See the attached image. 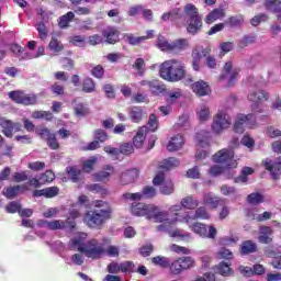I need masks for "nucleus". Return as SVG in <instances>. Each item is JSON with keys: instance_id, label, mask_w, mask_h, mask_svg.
I'll return each mask as SVG.
<instances>
[{"instance_id": "obj_15", "label": "nucleus", "mask_w": 281, "mask_h": 281, "mask_svg": "<svg viewBox=\"0 0 281 281\" xmlns=\"http://www.w3.org/2000/svg\"><path fill=\"white\" fill-rule=\"evenodd\" d=\"M238 74H239V70L234 69V65L232 64V61H227L223 67V72L220 76V80H225V78H227V76L231 75L227 87H234V83L236 82V78H238Z\"/></svg>"}, {"instance_id": "obj_50", "label": "nucleus", "mask_w": 281, "mask_h": 281, "mask_svg": "<svg viewBox=\"0 0 281 281\" xmlns=\"http://www.w3.org/2000/svg\"><path fill=\"white\" fill-rule=\"evenodd\" d=\"M98 161V157L92 156L89 159H87L86 161L82 162V171L83 172H93V168L95 166V162Z\"/></svg>"}, {"instance_id": "obj_24", "label": "nucleus", "mask_w": 281, "mask_h": 281, "mask_svg": "<svg viewBox=\"0 0 281 281\" xmlns=\"http://www.w3.org/2000/svg\"><path fill=\"white\" fill-rule=\"evenodd\" d=\"M225 18V9H213L206 16H205V23L207 25H212L215 21H218V19Z\"/></svg>"}, {"instance_id": "obj_9", "label": "nucleus", "mask_w": 281, "mask_h": 281, "mask_svg": "<svg viewBox=\"0 0 281 281\" xmlns=\"http://www.w3.org/2000/svg\"><path fill=\"white\" fill-rule=\"evenodd\" d=\"M213 161L215 164H225L228 170L238 168V161L234 160V151L232 149H221L213 155Z\"/></svg>"}, {"instance_id": "obj_49", "label": "nucleus", "mask_w": 281, "mask_h": 281, "mask_svg": "<svg viewBox=\"0 0 281 281\" xmlns=\"http://www.w3.org/2000/svg\"><path fill=\"white\" fill-rule=\"evenodd\" d=\"M44 224L47 225L48 229H50L52 232H56L57 229H65V221H60V220H54L52 222L45 221Z\"/></svg>"}, {"instance_id": "obj_4", "label": "nucleus", "mask_w": 281, "mask_h": 281, "mask_svg": "<svg viewBox=\"0 0 281 281\" xmlns=\"http://www.w3.org/2000/svg\"><path fill=\"white\" fill-rule=\"evenodd\" d=\"M113 217V207L108 206L106 209H98L88 211L83 215V223L90 229H102V226L106 221H111Z\"/></svg>"}, {"instance_id": "obj_12", "label": "nucleus", "mask_w": 281, "mask_h": 281, "mask_svg": "<svg viewBox=\"0 0 281 281\" xmlns=\"http://www.w3.org/2000/svg\"><path fill=\"white\" fill-rule=\"evenodd\" d=\"M265 169L270 172L271 179L278 181L281 177V157H278L276 160L266 159L263 160Z\"/></svg>"}, {"instance_id": "obj_19", "label": "nucleus", "mask_w": 281, "mask_h": 281, "mask_svg": "<svg viewBox=\"0 0 281 281\" xmlns=\"http://www.w3.org/2000/svg\"><path fill=\"white\" fill-rule=\"evenodd\" d=\"M191 89L193 93L200 97L209 95L210 94V85L204 80H199L191 85Z\"/></svg>"}, {"instance_id": "obj_38", "label": "nucleus", "mask_w": 281, "mask_h": 281, "mask_svg": "<svg viewBox=\"0 0 281 281\" xmlns=\"http://www.w3.org/2000/svg\"><path fill=\"white\" fill-rule=\"evenodd\" d=\"M160 194L165 196H170V194L175 193V183L172 180H166L159 188Z\"/></svg>"}, {"instance_id": "obj_8", "label": "nucleus", "mask_w": 281, "mask_h": 281, "mask_svg": "<svg viewBox=\"0 0 281 281\" xmlns=\"http://www.w3.org/2000/svg\"><path fill=\"white\" fill-rule=\"evenodd\" d=\"M195 265H196V261L194 260V258L190 256L180 257L171 262V265L169 266V271L172 276H181L183 271L193 269Z\"/></svg>"}, {"instance_id": "obj_11", "label": "nucleus", "mask_w": 281, "mask_h": 281, "mask_svg": "<svg viewBox=\"0 0 281 281\" xmlns=\"http://www.w3.org/2000/svg\"><path fill=\"white\" fill-rule=\"evenodd\" d=\"M248 100L252 102V111H255L256 113H262V108H260V104H262V100H269V97H267V92H265V90H257L251 91L248 94Z\"/></svg>"}, {"instance_id": "obj_16", "label": "nucleus", "mask_w": 281, "mask_h": 281, "mask_svg": "<svg viewBox=\"0 0 281 281\" xmlns=\"http://www.w3.org/2000/svg\"><path fill=\"white\" fill-rule=\"evenodd\" d=\"M102 36L105 38L108 45H115L120 43V30L115 26H110L102 31Z\"/></svg>"}, {"instance_id": "obj_31", "label": "nucleus", "mask_w": 281, "mask_h": 281, "mask_svg": "<svg viewBox=\"0 0 281 281\" xmlns=\"http://www.w3.org/2000/svg\"><path fill=\"white\" fill-rule=\"evenodd\" d=\"M204 205H210L211 210H216L221 205V198L212 195V193L204 194L203 198Z\"/></svg>"}, {"instance_id": "obj_32", "label": "nucleus", "mask_w": 281, "mask_h": 281, "mask_svg": "<svg viewBox=\"0 0 281 281\" xmlns=\"http://www.w3.org/2000/svg\"><path fill=\"white\" fill-rule=\"evenodd\" d=\"M254 172H256L254 170V168L251 167H244L241 169V172L238 177L235 178V182L236 183H247V181H249V175H254Z\"/></svg>"}, {"instance_id": "obj_44", "label": "nucleus", "mask_w": 281, "mask_h": 281, "mask_svg": "<svg viewBox=\"0 0 281 281\" xmlns=\"http://www.w3.org/2000/svg\"><path fill=\"white\" fill-rule=\"evenodd\" d=\"M124 41L128 43V45L135 46V45H139L140 43H144V41H146V37H142V36L137 37L133 33H126L124 35Z\"/></svg>"}, {"instance_id": "obj_57", "label": "nucleus", "mask_w": 281, "mask_h": 281, "mask_svg": "<svg viewBox=\"0 0 281 281\" xmlns=\"http://www.w3.org/2000/svg\"><path fill=\"white\" fill-rule=\"evenodd\" d=\"M225 25H229L231 27H238L243 25V16L240 15H233L227 19Z\"/></svg>"}, {"instance_id": "obj_59", "label": "nucleus", "mask_w": 281, "mask_h": 281, "mask_svg": "<svg viewBox=\"0 0 281 281\" xmlns=\"http://www.w3.org/2000/svg\"><path fill=\"white\" fill-rule=\"evenodd\" d=\"M56 179V175L52 170H46L40 176L41 183H52Z\"/></svg>"}, {"instance_id": "obj_30", "label": "nucleus", "mask_w": 281, "mask_h": 281, "mask_svg": "<svg viewBox=\"0 0 281 281\" xmlns=\"http://www.w3.org/2000/svg\"><path fill=\"white\" fill-rule=\"evenodd\" d=\"M113 175V167L111 165H108L103 168L102 171H99L93 175L95 181L104 182Z\"/></svg>"}, {"instance_id": "obj_22", "label": "nucleus", "mask_w": 281, "mask_h": 281, "mask_svg": "<svg viewBox=\"0 0 281 281\" xmlns=\"http://www.w3.org/2000/svg\"><path fill=\"white\" fill-rule=\"evenodd\" d=\"M181 16H182L181 9L175 8L168 12H165L161 15V21H164L165 23H168V22L175 23V21L181 20Z\"/></svg>"}, {"instance_id": "obj_7", "label": "nucleus", "mask_w": 281, "mask_h": 281, "mask_svg": "<svg viewBox=\"0 0 281 281\" xmlns=\"http://www.w3.org/2000/svg\"><path fill=\"white\" fill-rule=\"evenodd\" d=\"M232 126V117L227 112L220 111L213 117V122L211 124V131L215 135H221L223 132L227 131Z\"/></svg>"}, {"instance_id": "obj_64", "label": "nucleus", "mask_w": 281, "mask_h": 281, "mask_svg": "<svg viewBox=\"0 0 281 281\" xmlns=\"http://www.w3.org/2000/svg\"><path fill=\"white\" fill-rule=\"evenodd\" d=\"M50 91L54 95H65V86L60 85L59 82H55L50 86Z\"/></svg>"}, {"instance_id": "obj_35", "label": "nucleus", "mask_w": 281, "mask_h": 281, "mask_svg": "<svg viewBox=\"0 0 281 281\" xmlns=\"http://www.w3.org/2000/svg\"><path fill=\"white\" fill-rule=\"evenodd\" d=\"M184 14L188 16V20L201 18V14H199V8L193 3H188L184 7Z\"/></svg>"}, {"instance_id": "obj_56", "label": "nucleus", "mask_w": 281, "mask_h": 281, "mask_svg": "<svg viewBox=\"0 0 281 281\" xmlns=\"http://www.w3.org/2000/svg\"><path fill=\"white\" fill-rule=\"evenodd\" d=\"M122 273H135V263L133 261H124L120 263Z\"/></svg>"}, {"instance_id": "obj_40", "label": "nucleus", "mask_w": 281, "mask_h": 281, "mask_svg": "<svg viewBox=\"0 0 281 281\" xmlns=\"http://www.w3.org/2000/svg\"><path fill=\"white\" fill-rule=\"evenodd\" d=\"M190 47V44L186 38H180L171 43L170 52H183L184 49H188Z\"/></svg>"}, {"instance_id": "obj_18", "label": "nucleus", "mask_w": 281, "mask_h": 281, "mask_svg": "<svg viewBox=\"0 0 281 281\" xmlns=\"http://www.w3.org/2000/svg\"><path fill=\"white\" fill-rule=\"evenodd\" d=\"M265 8L268 12L276 14L278 21L281 23V0H266Z\"/></svg>"}, {"instance_id": "obj_61", "label": "nucleus", "mask_w": 281, "mask_h": 281, "mask_svg": "<svg viewBox=\"0 0 281 281\" xmlns=\"http://www.w3.org/2000/svg\"><path fill=\"white\" fill-rule=\"evenodd\" d=\"M121 199H123L125 201V203H128V201H142V195L139 194V192L136 193H123Z\"/></svg>"}, {"instance_id": "obj_5", "label": "nucleus", "mask_w": 281, "mask_h": 281, "mask_svg": "<svg viewBox=\"0 0 281 281\" xmlns=\"http://www.w3.org/2000/svg\"><path fill=\"white\" fill-rule=\"evenodd\" d=\"M169 211L175 215V217L170 220L167 215L162 224L156 227L157 232H166L171 227V225H177V223H186L187 225H190L192 221H196L195 215L192 216L190 213L181 211V205H172Z\"/></svg>"}, {"instance_id": "obj_37", "label": "nucleus", "mask_w": 281, "mask_h": 281, "mask_svg": "<svg viewBox=\"0 0 281 281\" xmlns=\"http://www.w3.org/2000/svg\"><path fill=\"white\" fill-rule=\"evenodd\" d=\"M83 93H95V81L91 77H86L82 80Z\"/></svg>"}, {"instance_id": "obj_3", "label": "nucleus", "mask_w": 281, "mask_h": 281, "mask_svg": "<svg viewBox=\"0 0 281 281\" xmlns=\"http://www.w3.org/2000/svg\"><path fill=\"white\" fill-rule=\"evenodd\" d=\"M186 64L179 59H169L159 67V76L167 82H179L186 78Z\"/></svg>"}, {"instance_id": "obj_27", "label": "nucleus", "mask_w": 281, "mask_h": 281, "mask_svg": "<svg viewBox=\"0 0 281 281\" xmlns=\"http://www.w3.org/2000/svg\"><path fill=\"white\" fill-rule=\"evenodd\" d=\"M175 225L169 226L167 231H158V232H166L169 234L171 238H179L180 240H183L184 238H190V234L186 233L183 229L175 228Z\"/></svg>"}, {"instance_id": "obj_28", "label": "nucleus", "mask_w": 281, "mask_h": 281, "mask_svg": "<svg viewBox=\"0 0 281 281\" xmlns=\"http://www.w3.org/2000/svg\"><path fill=\"white\" fill-rule=\"evenodd\" d=\"M180 207L184 210H196L199 207V200L194 199L192 195L183 198L180 202Z\"/></svg>"}, {"instance_id": "obj_1", "label": "nucleus", "mask_w": 281, "mask_h": 281, "mask_svg": "<svg viewBox=\"0 0 281 281\" xmlns=\"http://www.w3.org/2000/svg\"><path fill=\"white\" fill-rule=\"evenodd\" d=\"M69 245L70 249H77V251L85 254L87 258H91L92 260L102 258L104 254H108L110 258H117L120 256V247L109 246L108 249H104L95 238L88 240L86 244H82V239L75 238L69 241Z\"/></svg>"}, {"instance_id": "obj_14", "label": "nucleus", "mask_w": 281, "mask_h": 281, "mask_svg": "<svg viewBox=\"0 0 281 281\" xmlns=\"http://www.w3.org/2000/svg\"><path fill=\"white\" fill-rule=\"evenodd\" d=\"M103 150L108 155H112V157H120V155H133L135 149L131 143H124L120 148L111 147L109 145L104 146Z\"/></svg>"}, {"instance_id": "obj_25", "label": "nucleus", "mask_w": 281, "mask_h": 281, "mask_svg": "<svg viewBox=\"0 0 281 281\" xmlns=\"http://www.w3.org/2000/svg\"><path fill=\"white\" fill-rule=\"evenodd\" d=\"M146 133H148V127L146 126H143L137 131L133 138L135 148H142V146H144V142L146 140Z\"/></svg>"}, {"instance_id": "obj_60", "label": "nucleus", "mask_w": 281, "mask_h": 281, "mask_svg": "<svg viewBox=\"0 0 281 281\" xmlns=\"http://www.w3.org/2000/svg\"><path fill=\"white\" fill-rule=\"evenodd\" d=\"M36 134L38 135V137H41V139H44V142H47L54 135V133H52V131H49V128L47 127H42L37 130Z\"/></svg>"}, {"instance_id": "obj_46", "label": "nucleus", "mask_w": 281, "mask_h": 281, "mask_svg": "<svg viewBox=\"0 0 281 281\" xmlns=\"http://www.w3.org/2000/svg\"><path fill=\"white\" fill-rule=\"evenodd\" d=\"M74 102H75L74 111L76 115H79V116L89 115V108H86L85 103L78 102L77 99H75Z\"/></svg>"}, {"instance_id": "obj_62", "label": "nucleus", "mask_w": 281, "mask_h": 281, "mask_svg": "<svg viewBox=\"0 0 281 281\" xmlns=\"http://www.w3.org/2000/svg\"><path fill=\"white\" fill-rule=\"evenodd\" d=\"M147 131H151V133H155L158 128V123H157V115L150 114L149 115V121L146 126Z\"/></svg>"}, {"instance_id": "obj_48", "label": "nucleus", "mask_w": 281, "mask_h": 281, "mask_svg": "<svg viewBox=\"0 0 281 281\" xmlns=\"http://www.w3.org/2000/svg\"><path fill=\"white\" fill-rule=\"evenodd\" d=\"M151 262L153 265H156L158 267H162V269H168V267L170 268V259H168L167 257H162V256H157L151 258Z\"/></svg>"}, {"instance_id": "obj_13", "label": "nucleus", "mask_w": 281, "mask_h": 281, "mask_svg": "<svg viewBox=\"0 0 281 281\" xmlns=\"http://www.w3.org/2000/svg\"><path fill=\"white\" fill-rule=\"evenodd\" d=\"M139 85L140 87H148L151 95H164V92L166 91V85L159 79L142 80Z\"/></svg>"}, {"instance_id": "obj_42", "label": "nucleus", "mask_w": 281, "mask_h": 281, "mask_svg": "<svg viewBox=\"0 0 281 281\" xmlns=\"http://www.w3.org/2000/svg\"><path fill=\"white\" fill-rule=\"evenodd\" d=\"M247 203H249V205H260V203H265V195H262V193H250L247 198H246Z\"/></svg>"}, {"instance_id": "obj_47", "label": "nucleus", "mask_w": 281, "mask_h": 281, "mask_svg": "<svg viewBox=\"0 0 281 281\" xmlns=\"http://www.w3.org/2000/svg\"><path fill=\"white\" fill-rule=\"evenodd\" d=\"M21 186H14V187H9L3 190L2 194L5 196V199H14L19 192H21Z\"/></svg>"}, {"instance_id": "obj_41", "label": "nucleus", "mask_w": 281, "mask_h": 281, "mask_svg": "<svg viewBox=\"0 0 281 281\" xmlns=\"http://www.w3.org/2000/svg\"><path fill=\"white\" fill-rule=\"evenodd\" d=\"M140 201L143 199H155L157 196V189L153 186H146L143 188L142 192H139Z\"/></svg>"}, {"instance_id": "obj_17", "label": "nucleus", "mask_w": 281, "mask_h": 281, "mask_svg": "<svg viewBox=\"0 0 281 281\" xmlns=\"http://www.w3.org/2000/svg\"><path fill=\"white\" fill-rule=\"evenodd\" d=\"M187 32L192 36H196V34L203 30V19H201V16L187 20Z\"/></svg>"}, {"instance_id": "obj_63", "label": "nucleus", "mask_w": 281, "mask_h": 281, "mask_svg": "<svg viewBox=\"0 0 281 281\" xmlns=\"http://www.w3.org/2000/svg\"><path fill=\"white\" fill-rule=\"evenodd\" d=\"M36 30L38 32V36L41 38V41H45V38H47V26L45 25V23L40 22L36 24Z\"/></svg>"}, {"instance_id": "obj_21", "label": "nucleus", "mask_w": 281, "mask_h": 281, "mask_svg": "<svg viewBox=\"0 0 281 281\" xmlns=\"http://www.w3.org/2000/svg\"><path fill=\"white\" fill-rule=\"evenodd\" d=\"M239 251L241 256H249V254H256V251H258V244H256L251 239L244 240L240 245Z\"/></svg>"}, {"instance_id": "obj_52", "label": "nucleus", "mask_w": 281, "mask_h": 281, "mask_svg": "<svg viewBox=\"0 0 281 281\" xmlns=\"http://www.w3.org/2000/svg\"><path fill=\"white\" fill-rule=\"evenodd\" d=\"M157 46L159 47V49H161V52H170L172 43L166 41V37L164 35H158Z\"/></svg>"}, {"instance_id": "obj_58", "label": "nucleus", "mask_w": 281, "mask_h": 281, "mask_svg": "<svg viewBox=\"0 0 281 281\" xmlns=\"http://www.w3.org/2000/svg\"><path fill=\"white\" fill-rule=\"evenodd\" d=\"M109 139V134L104 130H95L94 131V140L99 142V144H104Z\"/></svg>"}, {"instance_id": "obj_39", "label": "nucleus", "mask_w": 281, "mask_h": 281, "mask_svg": "<svg viewBox=\"0 0 281 281\" xmlns=\"http://www.w3.org/2000/svg\"><path fill=\"white\" fill-rule=\"evenodd\" d=\"M190 229L194 232V234L202 236V238H205V236H207V225L203 223L195 222L190 226Z\"/></svg>"}, {"instance_id": "obj_43", "label": "nucleus", "mask_w": 281, "mask_h": 281, "mask_svg": "<svg viewBox=\"0 0 281 281\" xmlns=\"http://www.w3.org/2000/svg\"><path fill=\"white\" fill-rule=\"evenodd\" d=\"M130 117L132 122L139 124V122H142V117H144V111H142V108L139 106H134L130 111Z\"/></svg>"}, {"instance_id": "obj_34", "label": "nucleus", "mask_w": 281, "mask_h": 281, "mask_svg": "<svg viewBox=\"0 0 281 281\" xmlns=\"http://www.w3.org/2000/svg\"><path fill=\"white\" fill-rule=\"evenodd\" d=\"M180 164L181 162L177 158L170 157L162 161V164L159 166V169L160 170H172V168H179Z\"/></svg>"}, {"instance_id": "obj_20", "label": "nucleus", "mask_w": 281, "mask_h": 281, "mask_svg": "<svg viewBox=\"0 0 281 281\" xmlns=\"http://www.w3.org/2000/svg\"><path fill=\"white\" fill-rule=\"evenodd\" d=\"M272 234H273V229H271V227L261 226L259 229V237H258L259 243H261L262 245H269L273 243V238L270 237Z\"/></svg>"}, {"instance_id": "obj_10", "label": "nucleus", "mask_w": 281, "mask_h": 281, "mask_svg": "<svg viewBox=\"0 0 281 281\" xmlns=\"http://www.w3.org/2000/svg\"><path fill=\"white\" fill-rule=\"evenodd\" d=\"M245 126L254 128L256 126V115L254 114H238L234 123V131L238 134L245 133Z\"/></svg>"}, {"instance_id": "obj_55", "label": "nucleus", "mask_w": 281, "mask_h": 281, "mask_svg": "<svg viewBox=\"0 0 281 281\" xmlns=\"http://www.w3.org/2000/svg\"><path fill=\"white\" fill-rule=\"evenodd\" d=\"M49 50L50 52H63L65 49V46H63V43L56 40V37H52L49 44H48Z\"/></svg>"}, {"instance_id": "obj_51", "label": "nucleus", "mask_w": 281, "mask_h": 281, "mask_svg": "<svg viewBox=\"0 0 281 281\" xmlns=\"http://www.w3.org/2000/svg\"><path fill=\"white\" fill-rule=\"evenodd\" d=\"M195 218H200L201 221H209L210 218V212H207V209L205 206H196L195 207Z\"/></svg>"}, {"instance_id": "obj_53", "label": "nucleus", "mask_w": 281, "mask_h": 281, "mask_svg": "<svg viewBox=\"0 0 281 281\" xmlns=\"http://www.w3.org/2000/svg\"><path fill=\"white\" fill-rule=\"evenodd\" d=\"M212 52V48L210 46L203 47V46H196L193 50L192 54H198L200 58H207Z\"/></svg>"}, {"instance_id": "obj_26", "label": "nucleus", "mask_w": 281, "mask_h": 281, "mask_svg": "<svg viewBox=\"0 0 281 281\" xmlns=\"http://www.w3.org/2000/svg\"><path fill=\"white\" fill-rule=\"evenodd\" d=\"M215 273L223 276L224 278H228L232 276V263H227L225 261L220 262L217 266L214 267Z\"/></svg>"}, {"instance_id": "obj_45", "label": "nucleus", "mask_w": 281, "mask_h": 281, "mask_svg": "<svg viewBox=\"0 0 281 281\" xmlns=\"http://www.w3.org/2000/svg\"><path fill=\"white\" fill-rule=\"evenodd\" d=\"M31 117L33 120H47L49 122L54 119V114L49 111H34Z\"/></svg>"}, {"instance_id": "obj_6", "label": "nucleus", "mask_w": 281, "mask_h": 281, "mask_svg": "<svg viewBox=\"0 0 281 281\" xmlns=\"http://www.w3.org/2000/svg\"><path fill=\"white\" fill-rule=\"evenodd\" d=\"M8 97L15 104H22V106H34L38 103V95L35 93H25L23 90H12L8 93Z\"/></svg>"}, {"instance_id": "obj_2", "label": "nucleus", "mask_w": 281, "mask_h": 281, "mask_svg": "<svg viewBox=\"0 0 281 281\" xmlns=\"http://www.w3.org/2000/svg\"><path fill=\"white\" fill-rule=\"evenodd\" d=\"M130 211L133 216H144L147 221H154V223H162L168 216V213L160 211L159 206L143 202H133L130 205Z\"/></svg>"}, {"instance_id": "obj_33", "label": "nucleus", "mask_w": 281, "mask_h": 281, "mask_svg": "<svg viewBox=\"0 0 281 281\" xmlns=\"http://www.w3.org/2000/svg\"><path fill=\"white\" fill-rule=\"evenodd\" d=\"M75 18H76V14H74L72 11L61 15L58 22L60 30H67V27H69V24L71 23V21H74Z\"/></svg>"}, {"instance_id": "obj_29", "label": "nucleus", "mask_w": 281, "mask_h": 281, "mask_svg": "<svg viewBox=\"0 0 281 281\" xmlns=\"http://www.w3.org/2000/svg\"><path fill=\"white\" fill-rule=\"evenodd\" d=\"M2 133L5 137L12 138L14 135V125L11 120H2L0 122Z\"/></svg>"}, {"instance_id": "obj_36", "label": "nucleus", "mask_w": 281, "mask_h": 281, "mask_svg": "<svg viewBox=\"0 0 281 281\" xmlns=\"http://www.w3.org/2000/svg\"><path fill=\"white\" fill-rule=\"evenodd\" d=\"M66 172L70 181H72V183H78V181H80L82 171L78 169V167H67Z\"/></svg>"}, {"instance_id": "obj_54", "label": "nucleus", "mask_w": 281, "mask_h": 281, "mask_svg": "<svg viewBox=\"0 0 281 281\" xmlns=\"http://www.w3.org/2000/svg\"><path fill=\"white\" fill-rule=\"evenodd\" d=\"M90 74L91 76H93V78H97V80H102V78H104V66L103 65L94 66L91 69Z\"/></svg>"}, {"instance_id": "obj_23", "label": "nucleus", "mask_w": 281, "mask_h": 281, "mask_svg": "<svg viewBox=\"0 0 281 281\" xmlns=\"http://www.w3.org/2000/svg\"><path fill=\"white\" fill-rule=\"evenodd\" d=\"M183 144H184L183 135L178 134V135L173 136L171 138V140L168 143L167 149L170 153H175L177 150H180V148H183Z\"/></svg>"}]
</instances>
